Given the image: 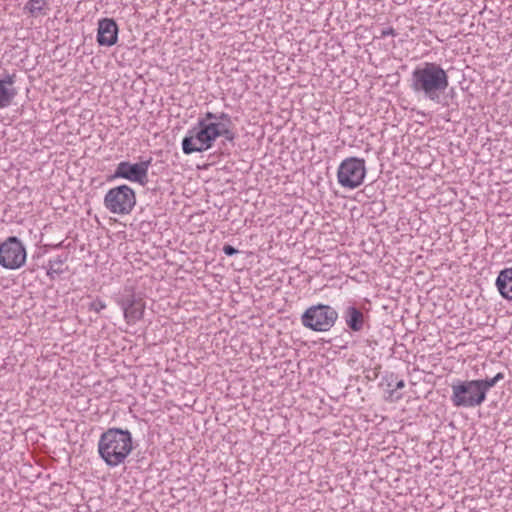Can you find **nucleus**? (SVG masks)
<instances>
[{"instance_id":"nucleus-15","label":"nucleus","mask_w":512,"mask_h":512,"mask_svg":"<svg viewBox=\"0 0 512 512\" xmlns=\"http://www.w3.org/2000/svg\"><path fill=\"white\" fill-rule=\"evenodd\" d=\"M24 10L28 11L32 17L45 16L49 11V4L46 0H29Z\"/></svg>"},{"instance_id":"nucleus-9","label":"nucleus","mask_w":512,"mask_h":512,"mask_svg":"<svg viewBox=\"0 0 512 512\" xmlns=\"http://www.w3.org/2000/svg\"><path fill=\"white\" fill-rule=\"evenodd\" d=\"M210 148L211 146L209 142L206 141L204 131L198 125L197 127L189 130L188 135L185 136L182 140V150L186 155L195 152H203Z\"/></svg>"},{"instance_id":"nucleus-2","label":"nucleus","mask_w":512,"mask_h":512,"mask_svg":"<svg viewBox=\"0 0 512 512\" xmlns=\"http://www.w3.org/2000/svg\"><path fill=\"white\" fill-rule=\"evenodd\" d=\"M132 448L131 433L121 428H109L101 434L98 442L99 456L110 467L123 463Z\"/></svg>"},{"instance_id":"nucleus-5","label":"nucleus","mask_w":512,"mask_h":512,"mask_svg":"<svg viewBox=\"0 0 512 512\" xmlns=\"http://www.w3.org/2000/svg\"><path fill=\"white\" fill-rule=\"evenodd\" d=\"M336 319L337 313L333 308L319 304L304 312L302 323L314 331H327L333 326Z\"/></svg>"},{"instance_id":"nucleus-19","label":"nucleus","mask_w":512,"mask_h":512,"mask_svg":"<svg viewBox=\"0 0 512 512\" xmlns=\"http://www.w3.org/2000/svg\"><path fill=\"white\" fill-rule=\"evenodd\" d=\"M67 259V256L65 255V257H62V256H57L55 257L54 259H50L49 262H48V275H52V274H62L64 272V268H63V265H64V262L66 261Z\"/></svg>"},{"instance_id":"nucleus-14","label":"nucleus","mask_w":512,"mask_h":512,"mask_svg":"<svg viewBox=\"0 0 512 512\" xmlns=\"http://www.w3.org/2000/svg\"><path fill=\"white\" fill-rule=\"evenodd\" d=\"M338 182L347 188H352V157L346 158L337 173Z\"/></svg>"},{"instance_id":"nucleus-8","label":"nucleus","mask_w":512,"mask_h":512,"mask_svg":"<svg viewBox=\"0 0 512 512\" xmlns=\"http://www.w3.org/2000/svg\"><path fill=\"white\" fill-rule=\"evenodd\" d=\"M116 303L121 307L124 319L128 325H135L143 318L146 303L141 296L135 294L133 291L124 293L118 297Z\"/></svg>"},{"instance_id":"nucleus-16","label":"nucleus","mask_w":512,"mask_h":512,"mask_svg":"<svg viewBox=\"0 0 512 512\" xmlns=\"http://www.w3.org/2000/svg\"><path fill=\"white\" fill-rule=\"evenodd\" d=\"M204 116L206 117V120H210L211 122H214L216 125H224V129H232V119L231 116L227 113L207 112Z\"/></svg>"},{"instance_id":"nucleus-12","label":"nucleus","mask_w":512,"mask_h":512,"mask_svg":"<svg viewBox=\"0 0 512 512\" xmlns=\"http://www.w3.org/2000/svg\"><path fill=\"white\" fill-rule=\"evenodd\" d=\"M384 388V392L387 394L386 398L390 401H397L402 398V394L398 392L399 389L405 387L403 379H398L396 375L391 373L385 377V383L381 384Z\"/></svg>"},{"instance_id":"nucleus-21","label":"nucleus","mask_w":512,"mask_h":512,"mask_svg":"<svg viewBox=\"0 0 512 512\" xmlns=\"http://www.w3.org/2000/svg\"><path fill=\"white\" fill-rule=\"evenodd\" d=\"M368 325V316L354 309V331L363 329Z\"/></svg>"},{"instance_id":"nucleus-6","label":"nucleus","mask_w":512,"mask_h":512,"mask_svg":"<svg viewBox=\"0 0 512 512\" xmlns=\"http://www.w3.org/2000/svg\"><path fill=\"white\" fill-rule=\"evenodd\" d=\"M26 256V249L16 236H10L0 244V265L3 268L15 270L22 267Z\"/></svg>"},{"instance_id":"nucleus-25","label":"nucleus","mask_w":512,"mask_h":512,"mask_svg":"<svg viewBox=\"0 0 512 512\" xmlns=\"http://www.w3.org/2000/svg\"><path fill=\"white\" fill-rule=\"evenodd\" d=\"M223 252L227 256H233L238 253V250L236 248H234L233 246L227 244V245H224Z\"/></svg>"},{"instance_id":"nucleus-22","label":"nucleus","mask_w":512,"mask_h":512,"mask_svg":"<svg viewBox=\"0 0 512 512\" xmlns=\"http://www.w3.org/2000/svg\"><path fill=\"white\" fill-rule=\"evenodd\" d=\"M414 364L416 365V368L417 370H420L424 373H431V367L434 366V364H432L431 366L427 365L425 363V355L424 354H421L419 357H417L416 354H414Z\"/></svg>"},{"instance_id":"nucleus-17","label":"nucleus","mask_w":512,"mask_h":512,"mask_svg":"<svg viewBox=\"0 0 512 512\" xmlns=\"http://www.w3.org/2000/svg\"><path fill=\"white\" fill-rule=\"evenodd\" d=\"M16 95L15 88L3 86V82L0 80V109L10 106Z\"/></svg>"},{"instance_id":"nucleus-13","label":"nucleus","mask_w":512,"mask_h":512,"mask_svg":"<svg viewBox=\"0 0 512 512\" xmlns=\"http://www.w3.org/2000/svg\"><path fill=\"white\" fill-rule=\"evenodd\" d=\"M496 285L502 297L512 301V268L500 272Z\"/></svg>"},{"instance_id":"nucleus-23","label":"nucleus","mask_w":512,"mask_h":512,"mask_svg":"<svg viewBox=\"0 0 512 512\" xmlns=\"http://www.w3.org/2000/svg\"><path fill=\"white\" fill-rule=\"evenodd\" d=\"M105 308L106 303L102 301L100 298L94 299L88 306L89 311H94L96 313H100Z\"/></svg>"},{"instance_id":"nucleus-20","label":"nucleus","mask_w":512,"mask_h":512,"mask_svg":"<svg viewBox=\"0 0 512 512\" xmlns=\"http://www.w3.org/2000/svg\"><path fill=\"white\" fill-rule=\"evenodd\" d=\"M365 176L364 160L354 157V187L361 184Z\"/></svg>"},{"instance_id":"nucleus-7","label":"nucleus","mask_w":512,"mask_h":512,"mask_svg":"<svg viewBox=\"0 0 512 512\" xmlns=\"http://www.w3.org/2000/svg\"><path fill=\"white\" fill-rule=\"evenodd\" d=\"M151 163L152 158L138 163L122 161L117 165L114 174L110 178H123L131 182L145 185L148 182V170Z\"/></svg>"},{"instance_id":"nucleus-18","label":"nucleus","mask_w":512,"mask_h":512,"mask_svg":"<svg viewBox=\"0 0 512 512\" xmlns=\"http://www.w3.org/2000/svg\"><path fill=\"white\" fill-rule=\"evenodd\" d=\"M504 379L502 372L497 373L494 377H486L485 379H476L484 397L486 398L487 392L490 388L494 387L500 380Z\"/></svg>"},{"instance_id":"nucleus-1","label":"nucleus","mask_w":512,"mask_h":512,"mask_svg":"<svg viewBox=\"0 0 512 512\" xmlns=\"http://www.w3.org/2000/svg\"><path fill=\"white\" fill-rule=\"evenodd\" d=\"M449 85L446 71L438 64L425 62L416 67L412 73L411 87L416 93L424 94L431 101H438L439 96Z\"/></svg>"},{"instance_id":"nucleus-3","label":"nucleus","mask_w":512,"mask_h":512,"mask_svg":"<svg viewBox=\"0 0 512 512\" xmlns=\"http://www.w3.org/2000/svg\"><path fill=\"white\" fill-rule=\"evenodd\" d=\"M451 389L450 400L458 408H475L486 400L476 380H458Z\"/></svg>"},{"instance_id":"nucleus-26","label":"nucleus","mask_w":512,"mask_h":512,"mask_svg":"<svg viewBox=\"0 0 512 512\" xmlns=\"http://www.w3.org/2000/svg\"><path fill=\"white\" fill-rule=\"evenodd\" d=\"M3 82V86L13 85L15 82V75H6L4 79H0Z\"/></svg>"},{"instance_id":"nucleus-24","label":"nucleus","mask_w":512,"mask_h":512,"mask_svg":"<svg viewBox=\"0 0 512 512\" xmlns=\"http://www.w3.org/2000/svg\"><path fill=\"white\" fill-rule=\"evenodd\" d=\"M347 326L352 329V306H348L345 312Z\"/></svg>"},{"instance_id":"nucleus-11","label":"nucleus","mask_w":512,"mask_h":512,"mask_svg":"<svg viewBox=\"0 0 512 512\" xmlns=\"http://www.w3.org/2000/svg\"><path fill=\"white\" fill-rule=\"evenodd\" d=\"M118 40V26L114 19L103 18L98 22L97 42L100 46H112Z\"/></svg>"},{"instance_id":"nucleus-4","label":"nucleus","mask_w":512,"mask_h":512,"mask_svg":"<svg viewBox=\"0 0 512 512\" xmlns=\"http://www.w3.org/2000/svg\"><path fill=\"white\" fill-rule=\"evenodd\" d=\"M135 205V191L125 184L109 189L104 196V206L113 214L128 215Z\"/></svg>"},{"instance_id":"nucleus-10","label":"nucleus","mask_w":512,"mask_h":512,"mask_svg":"<svg viewBox=\"0 0 512 512\" xmlns=\"http://www.w3.org/2000/svg\"><path fill=\"white\" fill-rule=\"evenodd\" d=\"M198 126L204 131L206 141L209 142L211 147L214 141L220 136L224 137L226 141L231 143H233L236 138V134L232 129H224V125H216L214 122L206 120L205 116L199 118Z\"/></svg>"}]
</instances>
